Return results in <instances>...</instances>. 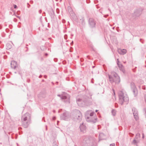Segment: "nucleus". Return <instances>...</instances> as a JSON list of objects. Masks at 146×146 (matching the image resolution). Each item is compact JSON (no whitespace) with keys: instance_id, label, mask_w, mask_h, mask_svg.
<instances>
[{"instance_id":"ddd939ff","label":"nucleus","mask_w":146,"mask_h":146,"mask_svg":"<svg viewBox=\"0 0 146 146\" xmlns=\"http://www.w3.org/2000/svg\"><path fill=\"white\" fill-rule=\"evenodd\" d=\"M117 64L120 70L122 71L123 73H124L125 70L124 69V67L123 65L121 64H118V63H117Z\"/></svg>"},{"instance_id":"20e7f679","label":"nucleus","mask_w":146,"mask_h":146,"mask_svg":"<svg viewBox=\"0 0 146 146\" xmlns=\"http://www.w3.org/2000/svg\"><path fill=\"white\" fill-rule=\"evenodd\" d=\"M119 102L120 104L123 105L124 102H127L129 100L127 96H124L123 93L122 91H120L119 94Z\"/></svg>"},{"instance_id":"f257e3e1","label":"nucleus","mask_w":146,"mask_h":146,"mask_svg":"<svg viewBox=\"0 0 146 146\" xmlns=\"http://www.w3.org/2000/svg\"><path fill=\"white\" fill-rule=\"evenodd\" d=\"M109 80L111 83L115 82L119 84L120 81V77L118 74L115 72H112L111 74H108Z\"/></svg>"},{"instance_id":"a211bd4d","label":"nucleus","mask_w":146,"mask_h":146,"mask_svg":"<svg viewBox=\"0 0 146 146\" xmlns=\"http://www.w3.org/2000/svg\"><path fill=\"white\" fill-rule=\"evenodd\" d=\"M91 110H89L88 111H87V112L88 113H90V116H93L94 113V112H91Z\"/></svg>"},{"instance_id":"39448f33","label":"nucleus","mask_w":146,"mask_h":146,"mask_svg":"<svg viewBox=\"0 0 146 146\" xmlns=\"http://www.w3.org/2000/svg\"><path fill=\"white\" fill-rule=\"evenodd\" d=\"M86 100H84L80 99H78L76 101L78 105L82 107L86 105Z\"/></svg>"},{"instance_id":"a18cd8bd","label":"nucleus","mask_w":146,"mask_h":146,"mask_svg":"<svg viewBox=\"0 0 146 146\" xmlns=\"http://www.w3.org/2000/svg\"><path fill=\"white\" fill-rule=\"evenodd\" d=\"M42 81H44V80H42Z\"/></svg>"},{"instance_id":"e433bc0d","label":"nucleus","mask_w":146,"mask_h":146,"mask_svg":"<svg viewBox=\"0 0 146 146\" xmlns=\"http://www.w3.org/2000/svg\"><path fill=\"white\" fill-rule=\"evenodd\" d=\"M143 138H144V134L143 133V137H142Z\"/></svg>"},{"instance_id":"7c9ffc66","label":"nucleus","mask_w":146,"mask_h":146,"mask_svg":"<svg viewBox=\"0 0 146 146\" xmlns=\"http://www.w3.org/2000/svg\"><path fill=\"white\" fill-rule=\"evenodd\" d=\"M42 77V76L41 75H40L39 76V78H40Z\"/></svg>"},{"instance_id":"f8f14e48","label":"nucleus","mask_w":146,"mask_h":146,"mask_svg":"<svg viewBox=\"0 0 146 146\" xmlns=\"http://www.w3.org/2000/svg\"><path fill=\"white\" fill-rule=\"evenodd\" d=\"M126 50L125 49H118V52L119 54L121 55L125 54L127 52Z\"/></svg>"},{"instance_id":"0eeeda50","label":"nucleus","mask_w":146,"mask_h":146,"mask_svg":"<svg viewBox=\"0 0 146 146\" xmlns=\"http://www.w3.org/2000/svg\"><path fill=\"white\" fill-rule=\"evenodd\" d=\"M69 118L68 113L66 111L64 112L60 116L61 119L65 120H67Z\"/></svg>"},{"instance_id":"4c0bfd02","label":"nucleus","mask_w":146,"mask_h":146,"mask_svg":"<svg viewBox=\"0 0 146 146\" xmlns=\"http://www.w3.org/2000/svg\"><path fill=\"white\" fill-rule=\"evenodd\" d=\"M53 146H58L56 144H55Z\"/></svg>"},{"instance_id":"de8ad7c7","label":"nucleus","mask_w":146,"mask_h":146,"mask_svg":"<svg viewBox=\"0 0 146 146\" xmlns=\"http://www.w3.org/2000/svg\"><path fill=\"white\" fill-rule=\"evenodd\" d=\"M29 7H28L29 8Z\"/></svg>"},{"instance_id":"2eb2a0df","label":"nucleus","mask_w":146,"mask_h":146,"mask_svg":"<svg viewBox=\"0 0 146 146\" xmlns=\"http://www.w3.org/2000/svg\"><path fill=\"white\" fill-rule=\"evenodd\" d=\"M57 96L59 97H61V98L62 99H66L67 98V97L65 96H61L60 95L58 94L57 95Z\"/></svg>"},{"instance_id":"f704fd0d","label":"nucleus","mask_w":146,"mask_h":146,"mask_svg":"<svg viewBox=\"0 0 146 146\" xmlns=\"http://www.w3.org/2000/svg\"><path fill=\"white\" fill-rule=\"evenodd\" d=\"M117 105V104H115V107H117V105Z\"/></svg>"},{"instance_id":"a19ab883","label":"nucleus","mask_w":146,"mask_h":146,"mask_svg":"<svg viewBox=\"0 0 146 146\" xmlns=\"http://www.w3.org/2000/svg\"><path fill=\"white\" fill-rule=\"evenodd\" d=\"M98 111V110H96L95 111L96 112H97Z\"/></svg>"},{"instance_id":"f3484780","label":"nucleus","mask_w":146,"mask_h":146,"mask_svg":"<svg viewBox=\"0 0 146 146\" xmlns=\"http://www.w3.org/2000/svg\"><path fill=\"white\" fill-rule=\"evenodd\" d=\"M6 46H7V49H9L11 48V45H10L9 43H7L6 44Z\"/></svg>"},{"instance_id":"5701e85b","label":"nucleus","mask_w":146,"mask_h":146,"mask_svg":"<svg viewBox=\"0 0 146 146\" xmlns=\"http://www.w3.org/2000/svg\"><path fill=\"white\" fill-rule=\"evenodd\" d=\"M143 111L145 115H146V108H145L143 109Z\"/></svg>"},{"instance_id":"49530a36","label":"nucleus","mask_w":146,"mask_h":146,"mask_svg":"<svg viewBox=\"0 0 146 146\" xmlns=\"http://www.w3.org/2000/svg\"><path fill=\"white\" fill-rule=\"evenodd\" d=\"M29 7H28L29 8Z\"/></svg>"},{"instance_id":"2f4dec72","label":"nucleus","mask_w":146,"mask_h":146,"mask_svg":"<svg viewBox=\"0 0 146 146\" xmlns=\"http://www.w3.org/2000/svg\"><path fill=\"white\" fill-rule=\"evenodd\" d=\"M44 78H47V76L46 75H44Z\"/></svg>"},{"instance_id":"423d86ee","label":"nucleus","mask_w":146,"mask_h":146,"mask_svg":"<svg viewBox=\"0 0 146 146\" xmlns=\"http://www.w3.org/2000/svg\"><path fill=\"white\" fill-rule=\"evenodd\" d=\"M88 23L90 27L92 28L95 27L96 23L94 19L90 18L88 20Z\"/></svg>"},{"instance_id":"6e6552de","label":"nucleus","mask_w":146,"mask_h":146,"mask_svg":"<svg viewBox=\"0 0 146 146\" xmlns=\"http://www.w3.org/2000/svg\"><path fill=\"white\" fill-rule=\"evenodd\" d=\"M132 111L134 118L136 120L139 119L138 112L137 110L135 108H133Z\"/></svg>"},{"instance_id":"bb28decb","label":"nucleus","mask_w":146,"mask_h":146,"mask_svg":"<svg viewBox=\"0 0 146 146\" xmlns=\"http://www.w3.org/2000/svg\"><path fill=\"white\" fill-rule=\"evenodd\" d=\"M56 119V117H53L52 118L53 120H54Z\"/></svg>"},{"instance_id":"9d476101","label":"nucleus","mask_w":146,"mask_h":146,"mask_svg":"<svg viewBox=\"0 0 146 146\" xmlns=\"http://www.w3.org/2000/svg\"><path fill=\"white\" fill-rule=\"evenodd\" d=\"M80 131L83 133H85L86 131V127L85 125L83 123L80 126Z\"/></svg>"},{"instance_id":"473e14b6","label":"nucleus","mask_w":146,"mask_h":146,"mask_svg":"<svg viewBox=\"0 0 146 146\" xmlns=\"http://www.w3.org/2000/svg\"><path fill=\"white\" fill-rule=\"evenodd\" d=\"M73 41H72V42L70 43L71 45L72 44H73Z\"/></svg>"},{"instance_id":"dca6fc26","label":"nucleus","mask_w":146,"mask_h":146,"mask_svg":"<svg viewBox=\"0 0 146 146\" xmlns=\"http://www.w3.org/2000/svg\"><path fill=\"white\" fill-rule=\"evenodd\" d=\"M111 113L113 116H115L116 115V112L115 110L113 109L111 111Z\"/></svg>"},{"instance_id":"4be33fe9","label":"nucleus","mask_w":146,"mask_h":146,"mask_svg":"<svg viewBox=\"0 0 146 146\" xmlns=\"http://www.w3.org/2000/svg\"><path fill=\"white\" fill-rule=\"evenodd\" d=\"M133 143L134 144H136L137 143V142L135 139L133 141Z\"/></svg>"},{"instance_id":"f03ea898","label":"nucleus","mask_w":146,"mask_h":146,"mask_svg":"<svg viewBox=\"0 0 146 146\" xmlns=\"http://www.w3.org/2000/svg\"><path fill=\"white\" fill-rule=\"evenodd\" d=\"M30 118V115L28 113H26L21 117V120L23 126L25 128L27 127L29 124V119Z\"/></svg>"},{"instance_id":"c756f323","label":"nucleus","mask_w":146,"mask_h":146,"mask_svg":"<svg viewBox=\"0 0 146 146\" xmlns=\"http://www.w3.org/2000/svg\"><path fill=\"white\" fill-rule=\"evenodd\" d=\"M45 55L46 56H47L48 55V54L47 53H46L45 54Z\"/></svg>"},{"instance_id":"4468645a","label":"nucleus","mask_w":146,"mask_h":146,"mask_svg":"<svg viewBox=\"0 0 146 146\" xmlns=\"http://www.w3.org/2000/svg\"><path fill=\"white\" fill-rule=\"evenodd\" d=\"M104 135L103 133H100L99 134V140H102L104 139L103 137H104Z\"/></svg>"},{"instance_id":"a878e982","label":"nucleus","mask_w":146,"mask_h":146,"mask_svg":"<svg viewBox=\"0 0 146 146\" xmlns=\"http://www.w3.org/2000/svg\"><path fill=\"white\" fill-rule=\"evenodd\" d=\"M14 7L15 9H16L17 8V6L16 5H14Z\"/></svg>"},{"instance_id":"b1692460","label":"nucleus","mask_w":146,"mask_h":146,"mask_svg":"<svg viewBox=\"0 0 146 146\" xmlns=\"http://www.w3.org/2000/svg\"><path fill=\"white\" fill-rule=\"evenodd\" d=\"M64 38L66 40L67 38V35H66L64 36Z\"/></svg>"},{"instance_id":"1a4fd4ad","label":"nucleus","mask_w":146,"mask_h":146,"mask_svg":"<svg viewBox=\"0 0 146 146\" xmlns=\"http://www.w3.org/2000/svg\"><path fill=\"white\" fill-rule=\"evenodd\" d=\"M131 88L135 96H136L137 94V91L135 84L133 83H131Z\"/></svg>"},{"instance_id":"c85d7f7f","label":"nucleus","mask_w":146,"mask_h":146,"mask_svg":"<svg viewBox=\"0 0 146 146\" xmlns=\"http://www.w3.org/2000/svg\"><path fill=\"white\" fill-rule=\"evenodd\" d=\"M119 59H117V63H118V64H119Z\"/></svg>"},{"instance_id":"37998d69","label":"nucleus","mask_w":146,"mask_h":146,"mask_svg":"<svg viewBox=\"0 0 146 146\" xmlns=\"http://www.w3.org/2000/svg\"><path fill=\"white\" fill-rule=\"evenodd\" d=\"M1 25H0V29H1Z\"/></svg>"},{"instance_id":"9b49d317","label":"nucleus","mask_w":146,"mask_h":146,"mask_svg":"<svg viewBox=\"0 0 146 146\" xmlns=\"http://www.w3.org/2000/svg\"><path fill=\"white\" fill-rule=\"evenodd\" d=\"M11 68L15 69H16L17 68H18L17 63L15 61L13 60L11 61Z\"/></svg>"},{"instance_id":"cd10ccee","label":"nucleus","mask_w":146,"mask_h":146,"mask_svg":"<svg viewBox=\"0 0 146 146\" xmlns=\"http://www.w3.org/2000/svg\"><path fill=\"white\" fill-rule=\"evenodd\" d=\"M41 12H42V10H39V13L40 14V13H41Z\"/></svg>"},{"instance_id":"393cba45","label":"nucleus","mask_w":146,"mask_h":146,"mask_svg":"<svg viewBox=\"0 0 146 146\" xmlns=\"http://www.w3.org/2000/svg\"><path fill=\"white\" fill-rule=\"evenodd\" d=\"M110 146H115L114 143H112L110 144Z\"/></svg>"},{"instance_id":"c03bdc74","label":"nucleus","mask_w":146,"mask_h":146,"mask_svg":"<svg viewBox=\"0 0 146 146\" xmlns=\"http://www.w3.org/2000/svg\"><path fill=\"white\" fill-rule=\"evenodd\" d=\"M15 74H16V73H17V72H15Z\"/></svg>"},{"instance_id":"c9c22d12","label":"nucleus","mask_w":146,"mask_h":146,"mask_svg":"<svg viewBox=\"0 0 146 146\" xmlns=\"http://www.w3.org/2000/svg\"><path fill=\"white\" fill-rule=\"evenodd\" d=\"M117 105V104H115V107H117V105Z\"/></svg>"},{"instance_id":"6ab92c4d","label":"nucleus","mask_w":146,"mask_h":146,"mask_svg":"<svg viewBox=\"0 0 146 146\" xmlns=\"http://www.w3.org/2000/svg\"><path fill=\"white\" fill-rule=\"evenodd\" d=\"M140 134L139 133H137L136 135L135 138L136 139H138L140 137Z\"/></svg>"},{"instance_id":"412c9836","label":"nucleus","mask_w":146,"mask_h":146,"mask_svg":"<svg viewBox=\"0 0 146 146\" xmlns=\"http://www.w3.org/2000/svg\"><path fill=\"white\" fill-rule=\"evenodd\" d=\"M97 120V118L96 117V118H95L94 120H92L91 121H92L93 122L95 123H96V121Z\"/></svg>"},{"instance_id":"7ed1b4c3","label":"nucleus","mask_w":146,"mask_h":146,"mask_svg":"<svg viewBox=\"0 0 146 146\" xmlns=\"http://www.w3.org/2000/svg\"><path fill=\"white\" fill-rule=\"evenodd\" d=\"M82 115L80 111L78 110H75L73 113V118L75 121L80 122L82 119Z\"/></svg>"},{"instance_id":"79ce46f5","label":"nucleus","mask_w":146,"mask_h":146,"mask_svg":"<svg viewBox=\"0 0 146 146\" xmlns=\"http://www.w3.org/2000/svg\"><path fill=\"white\" fill-rule=\"evenodd\" d=\"M46 130H47V127L46 125Z\"/></svg>"},{"instance_id":"58836bf2","label":"nucleus","mask_w":146,"mask_h":146,"mask_svg":"<svg viewBox=\"0 0 146 146\" xmlns=\"http://www.w3.org/2000/svg\"><path fill=\"white\" fill-rule=\"evenodd\" d=\"M142 40V39H140V41L142 43H143V42H142L141 41V40Z\"/></svg>"},{"instance_id":"aec40b11","label":"nucleus","mask_w":146,"mask_h":146,"mask_svg":"<svg viewBox=\"0 0 146 146\" xmlns=\"http://www.w3.org/2000/svg\"><path fill=\"white\" fill-rule=\"evenodd\" d=\"M84 141H85L86 143H87V141H88V137H84Z\"/></svg>"},{"instance_id":"72a5a7b5","label":"nucleus","mask_w":146,"mask_h":146,"mask_svg":"<svg viewBox=\"0 0 146 146\" xmlns=\"http://www.w3.org/2000/svg\"><path fill=\"white\" fill-rule=\"evenodd\" d=\"M113 92H114V94H115V92H114V90L113 89Z\"/></svg>"},{"instance_id":"ea45409f","label":"nucleus","mask_w":146,"mask_h":146,"mask_svg":"<svg viewBox=\"0 0 146 146\" xmlns=\"http://www.w3.org/2000/svg\"><path fill=\"white\" fill-rule=\"evenodd\" d=\"M108 10L109 11L111 12V10L109 9H108Z\"/></svg>"}]
</instances>
